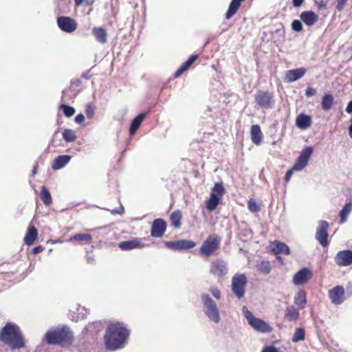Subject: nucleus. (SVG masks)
I'll list each match as a JSON object with an SVG mask.
<instances>
[{
	"label": "nucleus",
	"instance_id": "f257e3e1",
	"mask_svg": "<svg viewBox=\"0 0 352 352\" xmlns=\"http://www.w3.org/2000/svg\"><path fill=\"white\" fill-rule=\"evenodd\" d=\"M129 335V331L121 322L108 324L104 339L107 349L114 351L124 346Z\"/></svg>",
	"mask_w": 352,
	"mask_h": 352
},
{
	"label": "nucleus",
	"instance_id": "f03ea898",
	"mask_svg": "<svg viewBox=\"0 0 352 352\" xmlns=\"http://www.w3.org/2000/svg\"><path fill=\"white\" fill-rule=\"evenodd\" d=\"M0 341L11 349H19L25 346V340L20 328L15 324L8 322L1 329Z\"/></svg>",
	"mask_w": 352,
	"mask_h": 352
},
{
	"label": "nucleus",
	"instance_id": "7ed1b4c3",
	"mask_svg": "<svg viewBox=\"0 0 352 352\" xmlns=\"http://www.w3.org/2000/svg\"><path fill=\"white\" fill-rule=\"evenodd\" d=\"M45 339L49 344L67 346L72 344L73 335L69 328L63 327L47 331L45 333Z\"/></svg>",
	"mask_w": 352,
	"mask_h": 352
},
{
	"label": "nucleus",
	"instance_id": "20e7f679",
	"mask_svg": "<svg viewBox=\"0 0 352 352\" xmlns=\"http://www.w3.org/2000/svg\"><path fill=\"white\" fill-rule=\"evenodd\" d=\"M220 243L221 239L218 235H209L199 248L200 255L204 257H209L214 254L219 250Z\"/></svg>",
	"mask_w": 352,
	"mask_h": 352
},
{
	"label": "nucleus",
	"instance_id": "39448f33",
	"mask_svg": "<svg viewBox=\"0 0 352 352\" xmlns=\"http://www.w3.org/2000/svg\"><path fill=\"white\" fill-rule=\"evenodd\" d=\"M243 310L244 311V316L249 324L254 329L261 333H270L272 331L273 328L269 324L263 320L256 318L246 307L244 306Z\"/></svg>",
	"mask_w": 352,
	"mask_h": 352
},
{
	"label": "nucleus",
	"instance_id": "423d86ee",
	"mask_svg": "<svg viewBox=\"0 0 352 352\" xmlns=\"http://www.w3.org/2000/svg\"><path fill=\"white\" fill-rule=\"evenodd\" d=\"M256 104L262 109H270L275 105L274 95L272 91L259 90L254 96Z\"/></svg>",
	"mask_w": 352,
	"mask_h": 352
},
{
	"label": "nucleus",
	"instance_id": "0eeeda50",
	"mask_svg": "<svg viewBox=\"0 0 352 352\" xmlns=\"http://www.w3.org/2000/svg\"><path fill=\"white\" fill-rule=\"evenodd\" d=\"M247 283V277L243 274H236L232 277V291L239 299L243 298Z\"/></svg>",
	"mask_w": 352,
	"mask_h": 352
},
{
	"label": "nucleus",
	"instance_id": "6e6552de",
	"mask_svg": "<svg viewBox=\"0 0 352 352\" xmlns=\"http://www.w3.org/2000/svg\"><path fill=\"white\" fill-rule=\"evenodd\" d=\"M201 298L206 309V314L211 320L218 323L220 320V316L217 304L208 294H202Z\"/></svg>",
	"mask_w": 352,
	"mask_h": 352
},
{
	"label": "nucleus",
	"instance_id": "1a4fd4ad",
	"mask_svg": "<svg viewBox=\"0 0 352 352\" xmlns=\"http://www.w3.org/2000/svg\"><path fill=\"white\" fill-rule=\"evenodd\" d=\"M329 224L327 221L322 220L319 221V226L316 232V239L324 248L329 245L328 241V229Z\"/></svg>",
	"mask_w": 352,
	"mask_h": 352
},
{
	"label": "nucleus",
	"instance_id": "9d476101",
	"mask_svg": "<svg viewBox=\"0 0 352 352\" xmlns=\"http://www.w3.org/2000/svg\"><path fill=\"white\" fill-rule=\"evenodd\" d=\"M328 296L332 304L341 305L346 299L345 289L342 285H336L328 291Z\"/></svg>",
	"mask_w": 352,
	"mask_h": 352
},
{
	"label": "nucleus",
	"instance_id": "9b49d317",
	"mask_svg": "<svg viewBox=\"0 0 352 352\" xmlns=\"http://www.w3.org/2000/svg\"><path fill=\"white\" fill-rule=\"evenodd\" d=\"M57 24L62 31L67 33L74 32L78 26L76 21L74 19L64 16L57 18Z\"/></svg>",
	"mask_w": 352,
	"mask_h": 352
},
{
	"label": "nucleus",
	"instance_id": "f8f14e48",
	"mask_svg": "<svg viewBox=\"0 0 352 352\" xmlns=\"http://www.w3.org/2000/svg\"><path fill=\"white\" fill-rule=\"evenodd\" d=\"M210 273L219 278H222L228 273L227 263L223 259L218 258L213 261L210 265Z\"/></svg>",
	"mask_w": 352,
	"mask_h": 352
},
{
	"label": "nucleus",
	"instance_id": "ddd939ff",
	"mask_svg": "<svg viewBox=\"0 0 352 352\" xmlns=\"http://www.w3.org/2000/svg\"><path fill=\"white\" fill-rule=\"evenodd\" d=\"M313 148L311 146L306 147L302 151L299 157L297 158L294 166L296 170H300L305 168L312 154Z\"/></svg>",
	"mask_w": 352,
	"mask_h": 352
},
{
	"label": "nucleus",
	"instance_id": "4468645a",
	"mask_svg": "<svg viewBox=\"0 0 352 352\" xmlns=\"http://www.w3.org/2000/svg\"><path fill=\"white\" fill-rule=\"evenodd\" d=\"M166 248L173 250H189L193 248L196 245V243L189 240H178L175 241L165 242Z\"/></svg>",
	"mask_w": 352,
	"mask_h": 352
},
{
	"label": "nucleus",
	"instance_id": "2eb2a0df",
	"mask_svg": "<svg viewBox=\"0 0 352 352\" xmlns=\"http://www.w3.org/2000/svg\"><path fill=\"white\" fill-rule=\"evenodd\" d=\"M167 223L163 219H156L153 221L151 234L153 237L160 238L162 237L166 230Z\"/></svg>",
	"mask_w": 352,
	"mask_h": 352
},
{
	"label": "nucleus",
	"instance_id": "dca6fc26",
	"mask_svg": "<svg viewBox=\"0 0 352 352\" xmlns=\"http://www.w3.org/2000/svg\"><path fill=\"white\" fill-rule=\"evenodd\" d=\"M336 263L340 266H348L352 264V250L340 251L335 256Z\"/></svg>",
	"mask_w": 352,
	"mask_h": 352
},
{
	"label": "nucleus",
	"instance_id": "f3484780",
	"mask_svg": "<svg viewBox=\"0 0 352 352\" xmlns=\"http://www.w3.org/2000/svg\"><path fill=\"white\" fill-rule=\"evenodd\" d=\"M312 276L313 274L310 270L303 267L294 274L293 282L296 285H303L307 283Z\"/></svg>",
	"mask_w": 352,
	"mask_h": 352
},
{
	"label": "nucleus",
	"instance_id": "a211bd4d",
	"mask_svg": "<svg viewBox=\"0 0 352 352\" xmlns=\"http://www.w3.org/2000/svg\"><path fill=\"white\" fill-rule=\"evenodd\" d=\"M306 72V69L303 67L288 70L285 74V81L287 82H292L298 80L304 76Z\"/></svg>",
	"mask_w": 352,
	"mask_h": 352
},
{
	"label": "nucleus",
	"instance_id": "6ab92c4d",
	"mask_svg": "<svg viewBox=\"0 0 352 352\" xmlns=\"http://www.w3.org/2000/svg\"><path fill=\"white\" fill-rule=\"evenodd\" d=\"M93 238L92 236L89 233H79L72 236L69 239L67 240L68 242H76L78 244L83 245H89L92 242Z\"/></svg>",
	"mask_w": 352,
	"mask_h": 352
},
{
	"label": "nucleus",
	"instance_id": "aec40b11",
	"mask_svg": "<svg viewBox=\"0 0 352 352\" xmlns=\"http://www.w3.org/2000/svg\"><path fill=\"white\" fill-rule=\"evenodd\" d=\"M199 58L198 54L191 55L188 60L184 62L180 67L175 72L174 77L175 78H179L182 74L187 71L192 64Z\"/></svg>",
	"mask_w": 352,
	"mask_h": 352
},
{
	"label": "nucleus",
	"instance_id": "412c9836",
	"mask_svg": "<svg viewBox=\"0 0 352 352\" xmlns=\"http://www.w3.org/2000/svg\"><path fill=\"white\" fill-rule=\"evenodd\" d=\"M300 18L308 26L314 25L318 20V14L311 10L301 12Z\"/></svg>",
	"mask_w": 352,
	"mask_h": 352
},
{
	"label": "nucleus",
	"instance_id": "4be33fe9",
	"mask_svg": "<svg viewBox=\"0 0 352 352\" xmlns=\"http://www.w3.org/2000/svg\"><path fill=\"white\" fill-rule=\"evenodd\" d=\"M119 248L122 250L127 251L135 248H142L143 245L138 239H134L133 240L122 241L118 244Z\"/></svg>",
	"mask_w": 352,
	"mask_h": 352
},
{
	"label": "nucleus",
	"instance_id": "5701e85b",
	"mask_svg": "<svg viewBox=\"0 0 352 352\" xmlns=\"http://www.w3.org/2000/svg\"><path fill=\"white\" fill-rule=\"evenodd\" d=\"M272 251L275 254H283L285 255L290 254V249L289 246L280 241H274L272 243Z\"/></svg>",
	"mask_w": 352,
	"mask_h": 352
},
{
	"label": "nucleus",
	"instance_id": "b1692460",
	"mask_svg": "<svg viewBox=\"0 0 352 352\" xmlns=\"http://www.w3.org/2000/svg\"><path fill=\"white\" fill-rule=\"evenodd\" d=\"M37 238V229L34 226H29L23 239L25 244L30 246L35 242Z\"/></svg>",
	"mask_w": 352,
	"mask_h": 352
},
{
	"label": "nucleus",
	"instance_id": "393cba45",
	"mask_svg": "<svg viewBox=\"0 0 352 352\" xmlns=\"http://www.w3.org/2000/svg\"><path fill=\"white\" fill-rule=\"evenodd\" d=\"M296 124L301 129H306L311 125V118L305 113H300L296 118Z\"/></svg>",
	"mask_w": 352,
	"mask_h": 352
},
{
	"label": "nucleus",
	"instance_id": "a878e982",
	"mask_svg": "<svg viewBox=\"0 0 352 352\" xmlns=\"http://www.w3.org/2000/svg\"><path fill=\"white\" fill-rule=\"evenodd\" d=\"M72 157L68 155H59L52 162V168L59 170L63 168L70 161Z\"/></svg>",
	"mask_w": 352,
	"mask_h": 352
},
{
	"label": "nucleus",
	"instance_id": "bb28decb",
	"mask_svg": "<svg viewBox=\"0 0 352 352\" xmlns=\"http://www.w3.org/2000/svg\"><path fill=\"white\" fill-rule=\"evenodd\" d=\"M252 142L258 145L261 144L263 138V133L261 127L258 124L252 125L250 130Z\"/></svg>",
	"mask_w": 352,
	"mask_h": 352
},
{
	"label": "nucleus",
	"instance_id": "cd10ccee",
	"mask_svg": "<svg viewBox=\"0 0 352 352\" xmlns=\"http://www.w3.org/2000/svg\"><path fill=\"white\" fill-rule=\"evenodd\" d=\"M244 1L245 0H232L231 3H230L228 10L226 13V18L227 19L232 18L237 12L241 5V3Z\"/></svg>",
	"mask_w": 352,
	"mask_h": 352
},
{
	"label": "nucleus",
	"instance_id": "c85d7f7f",
	"mask_svg": "<svg viewBox=\"0 0 352 352\" xmlns=\"http://www.w3.org/2000/svg\"><path fill=\"white\" fill-rule=\"evenodd\" d=\"M92 34L95 38L100 43H105L107 41V33L103 28H94Z\"/></svg>",
	"mask_w": 352,
	"mask_h": 352
},
{
	"label": "nucleus",
	"instance_id": "c756f323",
	"mask_svg": "<svg viewBox=\"0 0 352 352\" xmlns=\"http://www.w3.org/2000/svg\"><path fill=\"white\" fill-rule=\"evenodd\" d=\"M145 117L146 113H140L133 120L129 129V132L131 135H134L136 133L137 130L139 129Z\"/></svg>",
	"mask_w": 352,
	"mask_h": 352
},
{
	"label": "nucleus",
	"instance_id": "7c9ffc66",
	"mask_svg": "<svg viewBox=\"0 0 352 352\" xmlns=\"http://www.w3.org/2000/svg\"><path fill=\"white\" fill-rule=\"evenodd\" d=\"M220 197L217 196V194L212 192L210 195V198L206 201V208L210 211H214L217 209V206L220 202Z\"/></svg>",
	"mask_w": 352,
	"mask_h": 352
},
{
	"label": "nucleus",
	"instance_id": "2f4dec72",
	"mask_svg": "<svg viewBox=\"0 0 352 352\" xmlns=\"http://www.w3.org/2000/svg\"><path fill=\"white\" fill-rule=\"evenodd\" d=\"M334 104V98L331 94H327L322 98L321 107L324 111L330 110Z\"/></svg>",
	"mask_w": 352,
	"mask_h": 352
},
{
	"label": "nucleus",
	"instance_id": "473e14b6",
	"mask_svg": "<svg viewBox=\"0 0 352 352\" xmlns=\"http://www.w3.org/2000/svg\"><path fill=\"white\" fill-rule=\"evenodd\" d=\"M182 213L179 210H175L170 216L171 224L176 228H180L182 225Z\"/></svg>",
	"mask_w": 352,
	"mask_h": 352
},
{
	"label": "nucleus",
	"instance_id": "72a5a7b5",
	"mask_svg": "<svg viewBox=\"0 0 352 352\" xmlns=\"http://www.w3.org/2000/svg\"><path fill=\"white\" fill-rule=\"evenodd\" d=\"M299 311L294 306H289L286 308L285 318L289 321L296 320L299 318Z\"/></svg>",
	"mask_w": 352,
	"mask_h": 352
},
{
	"label": "nucleus",
	"instance_id": "f704fd0d",
	"mask_svg": "<svg viewBox=\"0 0 352 352\" xmlns=\"http://www.w3.org/2000/svg\"><path fill=\"white\" fill-rule=\"evenodd\" d=\"M294 302L297 306H298L301 309H303L305 307L307 300L306 293L305 291L301 290L296 294L294 298Z\"/></svg>",
	"mask_w": 352,
	"mask_h": 352
},
{
	"label": "nucleus",
	"instance_id": "c9c22d12",
	"mask_svg": "<svg viewBox=\"0 0 352 352\" xmlns=\"http://www.w3.org/2000/svg\"><path fill=\"white\" fill-rule=\"evenodd\" d=\"M352 211V203L349 202L346 204L340 212V223H344L346 221L348 215Z\"/></svg>",
	"mask_w": 352,
	"mask_h": 352
},
{
	"label": "nucleus",
	"instance_id": "e433bc0d",
	"mask_svg": "<svg viewBox=\"0 0 352 352\" xmlns=\"http://www.w3.org/2000/svg\"><path fill=\"white\" fill-rule=\"evenodd\" d=\"M40 197L45 206H50L52 204V200L51 195L45 186L41 188Z\"/></svg>",
	"mask_w": 352,
	"mask_h": 352
},
{
	"label": "nucleus",
	"instance_id": "4c0bfd02",
	"mask_svg": "<svg viewBox=\"0 0 352 352\" xmlns=\"http://www.w3.org/2000/svg\"><path fill=\"white\" fill-rule=\"evenodd\" d=\"M256 270L258 272L267 274L271 271L270 263L268 261H262L258 263L256 265Z\"/></svg>",
	"mask_w": 352,
	"mask_h": 352
},
{
	"label": "nucleus",
	"instance_id": "58836bf2",
	"mask_svg": "<svg viewBox=\"0 0 352 352\" xmlns=\"http://www.w3.org/2000/svg\"><path fill=\"white\" fill-rule=\"evenodd\" d=\"M63 138L67 142H74L76 139V132L72 129H65L63 132Z\"/></svg>",
	"mask_w": 352,
	"mask_h": 352
},
{
	"label": "nucleus",
	"instance_id": "ea45409f",
	"mask_svg": "<svg viewBox=\"0 0 352 352\" xmlns=\"http://www.w3.org/2000/svg\"><path fill=\"white\" fill-rule=\"evenodd\" d=\"M212 192L217 194V196L221 198L226 193V189L223 183H215L212 189Z\"/></svg>",
	"mask_w": 352,
	"mask_h": 352
},
{
	"label": "nucleus",
	"instance_id": "a19ab883",
	"mask_svg": "<svg viewBox=\"0 0 352 352\" xmlns=\"http://www.w3.org/2000/svg\"><path fill=\"white\" fill-rule=\"evenodd\" d=\"M305 339V330L302 328L296 329L293 337L292 341L294 342H297L298 341L303 340Z\"/></svg>",
	"mask_w": 352,
	"mask_h": 352
},
{
	"label": "nucleus",
	"instance_id": "79ce46f5",
	"mask_svg": "<svg viewBox=\"0 0 352 352\" xmlns=\"http://www.w3.org/2000/svg\"><path fill=\"white\" fill-rule=\"evenodd\" d=\"M248 210L253 213L258 212L261 210V207L253 199H250L248 201Z\"/></svg>",
	"mask_w": 352,
	"mask_h": 352
},
{
	"label": "nucleus",
	"instance_id": "37998d69",
	"mask_svg": "<svg viewBox=\"0 0 352 352\" xmlns=\"http://www.w3.org/2000/svg\"><path fill=\"white\" fill-rule=\"evenodd\" d=\"M60 109L63 111V113L66 117H71L75 113L74 108L67 104H61L60 106Z\"/></svg>",
	"mask_w": 352,
	"mask_h": 352
},
{
	"label": "nucleus",
	"instance_id": "c03bdc74",
	"mask_svg": "<svg viewBox=\"0 0 352 352\" xmlns=\"http://www.w3.org/2000/svg\"><path fill=\"white\" fill-rule=\"evenodd\" d=\"M96 106L93 103H89L85 107V114L89 119H92L95 115Z\"/></svg>",
	"mask_w": 352,
	"mask_h": 352
},
{
	"label": "nucleus",
	"instance_id": "a18cd8bd",
	"mask_svg": "<svg viewBox=\"0 0 352 352\" xmlns=\"http://www.w3.org/2000/svg\"><path fill=\"white\" fill-rule=\"evenodd\" d=\"M292 28L294 31L300 32L302 30V23L299 20H294L292 23Z\"/></svg>",
	"mask_w": 352,
	"mask_h": 352
},
{
	"label": "nucleus",
	"instance_id": "49530a36",
	"mask_svg": "<svg viewBox=\"0 0 352 352\" xmlns=\"http://www.w3.org/2000/svg\"><path fill=\"white\" fill-rule=\"evenodd\" d=\"M74 4L76 7H79L82 4L84 1H85V3L87 6H92L94 4V0H74Z\"/></svg>",
	"mask_w": 352,
	"mask_h": 352
},
{
	"label": "nucleus",
	"instance_id": "de8ad7c7",
	"mask_svg": "<svg viewBox=\"0 0 352 352\" xmlns=\"http://www.w3.org/2000/svg\"><path fill=\"white\" fill-rule=\"evenodd\" d=\"M210 291L215 298L218 300L221 298V292L217 287H212Z\"/></svg>",
	"mask_w": 352,
	"mask_h": 352
},
{
	"label": "nucleus",
	"instance_id": "09e8293b",
	"mask_svg": "<svg viewBox=\"0 0 352 352\" xmlns=\"http://www.w3.org/2000/svg\"><path fill=\"white\" fill-rule=\"evenodd\" d=\"M316 90L311 87H308L305 90V95L307 97L313 96L316 95Z\"/></svg>",
	"mask_w": 352,
	"mask_h": 352
},
{
	"label": "nucleus",
	"instance_id": "8fccbe9b",
	"mask_svg": "<svg viewBox=\"0 0 352 352\" xmlns=\"http://www.w3.org/2000/svg\"><path fill=\"white\" fill-rule=\"evenodd\" d=\"M294 170H295V168H294V166H293L292 168L289 169L287 171V173L285 174V182L286 183L289 182V180L291 179V177L293 175V173H294Z\"/></svg>",
	"mask_w": 352,
	"mask_h": 352
},
{
	"label": "nucleus",
	"instance_id": "3c124183",
	"mask_svg": "<svg viewBox=\"0 0 352 352\" xmlns=\"http://www.w3.org/2000/svg\"><path fill=\"white\" fill-rule=\"evenodd\" d=\"M261 352H279V351L274 346H267L263 349Z\"/></svg>",
	"mask_w": 352,
	"mask_h": 352
},
{
	"label": "nucleus",
	"instance_id": "603ef678",
	"mask_svg": "<svg viewBox=\"0 0 352 352\" xmlns=\"http://www.w3.org/2000/svg\"><path fill=\"white\" fill-rule=\"evenodd\" d=\"M44 250H45V248L43 245H40L34 247L32 250V253L34 254H37L38 253L42 252Z\"/></svg>",
	"mask_w": 352,
	"mask_h": 352
},
{
	"label": "nucleus",
	"instance_id": "864d4df0",
	"mask_svg": "<svg viewBox=\"0 0 352 352\" xmlns=\"http://www.w3.org/2000/svg\"><path fill=\"white\" fill-rule=\"evenodd\" d=\"M347 0H338V5L336 6V8L338 10L341 11L342 10L344 5L346 4Z\"/></svg>",
	"mask_w": 352,
	"mask_h": 352
},
{
	"label": "nucleus",
	"instance_id": "5fc2aeb1",
	"mask_svg": "<svg viewBox=\"0 0 352 352\" xmlns=\"http://www.w3.org/2000/svg\"><path fill=\"white\" fill-rule=\"evenodd\" d=\"M327 0H322L317 3V7L318 9H324L327 8Z\"/></svg>",
	"mask_w": 352,
	"mask_h": 352
},
{
	"label": "nucleus",
	"instance_id": "6e6d98bb",
	"mask_svg": "<svg viewBox=\"0 0 352 352\" xmlns=\"http://www.w3.org/2000/svg\"><path fill=\"white\" fill-rule=\"evenodd\" d=\"M85 120V116L80 113L77 115L75 118V122L78 124L82 123Z\"/></svg>",
	"mask_w": 352,
	"mask_h": 352
},
{
	"label": "nucleus",
	"instance_id": "4d7b16f0",
	"mask_svg": "<svg viewBox=\"0 0 352 352\" xmlns=\"http://www.w3.org/2000/svg\"><path fill=\"white\" fill-rule=\"evenodd\" d=\"M304 0H292L293 6L298 8L302 5Z\"/></svg>",
	"mask_w": 352,
	"mask_h": 352
},
{
	"label": "nucleus",
	"instance_id": "13d9d810",
	"mask_svg": "<svg viewBox=\"0 0 352 352\" xmlns=\"http://www.w3.org/2000/svg\"><path fill=\"white\" fill-rule=\"evenodd\" d=\"M346 111L348 113H352V100L348 103L347 107L346 108Z\"/></svg>",
	"mask_w": 352,
	"mask_h": 352
},
{
	"label": "nucleus",
	"instance_id": "bf43d9fd",
	"mask_svg": "<svg viewBox=\"0 0 352 352\" xmlns=\"http://www.w3.org/2000/svg\"><path fill=\"white\" fill-rule=\"evenodd\" d=\"M36 166H35L33 169V174H35L36 173Z\"/></svg>",
	"mask_w": 352,
	"mask_h": 352
},
{
	"label": "nucleus",
	"instance_id": "052dcab7",
	"mask_svg": "<svg viewBox=\"0 0 352 352\" xmlns=\"http://www.w3.org/2000/svg\"><path fill=\"white\" fill-rule=\"evenodd\" d=\"M351 85H352V80H351Z\"/></svg>",
	"mask_w": 352,
	"mask_h": 352
}]
</instances>
